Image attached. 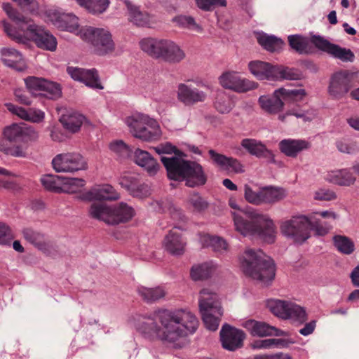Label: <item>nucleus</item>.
I'll use <instances>...</instances> for the list:
<instances>
[{
	"mask_svg": "<svg viewBox=\"0 0 359 359\" xmlns=\"http://www.w3.org/2000/svg\"><path fill=\"white\" fill-rule=\"evenodd\" d=\"M198 325L196 317L189 311L157 310L140 316L136 329L149 340L175 343L195 332Z\"/></svg>",
	"mask_w": 359,
	"mask_h": 359,
	"instance_id": "1",
	"label": "nucleus"
},
{
	"mask_svg": "<svg viewBox=\"0 0 359 359\" xmlns=\"http://www.w3.org/2000/svg\"><path fill=\"white\" fill-rule=\"evenodd\" d=\"M2 8L15 23V25L4 23V31L10 38L19 43L24 42L25 39H30L34 41L39 48L49 51L56 50V38L49 31L36 25L9 3H3Z\"/></svg>",
	"mask_w": 359,
	"mask_h": 359,
	"instance_id": "2",
	"label": "nucleus"
},
{
	"mask_svg": "<svg viewBox=\"0 0 359 359\" xmlns=\"http://www.w3.org/2000/svg\"><path fill=\"white\" fill-rule=\"evenodd\" d=\"M233 217L236 229L241 234L257 235L268 243L274 242L276 229L268 215L250 209L242 215L233 213Z\"/></svg>",
	"mask_w": 359,
	"mask_h": 359,
	"instance_id": "3",
	"label": "nucleus"
},
{
	"mask_svg": "<svg viewBox=\"0 0 359 359\" xmlns=\"http://www.w3.org/2000/svg\"><path fill=\"white\" fill-rule=\"evenodd\" d=\"M243 273L264 285H269L275 277L273 260L263 251L247 248L239 257Z\"/></svg>",
	"mask_w": 359,
	"mask_h": 359,
	"instance_id": "4",
	"label": "nucleus"
},
{
	"mask_svg": "<svg viewBox=\"0 0 359 359\" xmlns=\"http://www.w3.org/2000/svg\"><path fill=\"white\" fill-rule=\"evenodd\" d=\"M311 229L316 230L321 235L327 233L319 221L304 215L292 217L283 222L280 226L282 233L298 243H304L310 237Z\"/></svg>",
	"mask_w": 359,
	"mask_h": 359,
	"instance_id": "5",
	"label": "nucleus"
},
{
	"mask_svg": "<svg viewBox=\"0 0 359 359\" xmlns=\"http://www.w3.org/2000/svg\"><path fill=\"white\" fill-rule=\"evenodd\" d=\"M141 49L152 57L169 62H179L185 57L184 51L173 41L153 38L140 41Z\"/></svg>",
	"mask_w": 359,
	"mask_h": 359,
	"instance_id": "6",
	"label": "nucleus"
},
{
	"mask_svg": "<svg viewBox=\"0 0 359 359\" xmlns=\"http://www.w3.org/2000/svg\"><path fill=\"white\" fill-rule=\"evenodd\" d=\"M89 212L92 217L109 224L128 222L135 215L134 209L123 202L113 206H109L104 203H93Z\"/></svg>",
	"mask_w": 359,
	"mask_h": 359,
	"instance_id": "7",
	"label": "nucleus"
},
{
	"mask_svg": "<svg viewBox=\"0 0 359 359\" xmlns=\"http://www.w3.org/2000/svg\"><path fill=\"white\" fill-rule=\"evenodd\" d=\"M199 309L205 327L212 331L217 330L220 318L223 314L219 297L217 293L205 288L201 290Z\"/></svg>",
	"mask_w": 359,
	"mask_h": 359,
	"instance_id": "8",
	"label": "nucleus"
},
{
	"mask_svg": "<svg viewBox=\"0 0 359 359\" xmlns=\"http://www.w3.org/2000/svg\"><path fill=\"white\" fill-rule=\"evenodd\" d=\"M306 96L304 89H285L283 88L277 89L271 95H262L259 97L258 102L266 113L277 114L282 111L284 102L287 101L298 102Z\"/></svg>",
	"mask_w": 359,
	"mask_h": 359,
	"instance_id": "9",
	"label": "nucleus"
},
{
	"mask_svg": "<svg viewBox=\"0 0 359 359\" xmlns=\"http://www.w3.org/2000/svg\"><path fill=\"white\" fill-rule=\"evenodd\" d=\"M126 123L133 135L145 142H154L160 139L161 130L156 120L142 114L128 117Z\"/></svg>",
	"mask_w": 359,
	"mask_h": 359,
	"instance_id": "10",
	"label": "nucleus"
},
{
	"mask_svg": "<svg viewBox=\"0 0 359 359\" xmlns=\"http://www.w3.org/2000/svg\"><path fill=\"white\" fill-rule=\"evenodd\" d=\"M248 66L250 72L260 80H294L299 78V74L292 69L274 66L266 62L252 61Z\"/></svg>",
	"mask_w": 359,
	"mask_h": 359,
	"instance_id": "11",
	"label": "nucleus"
},
{
	"mask_svg": "<svg viewBox=\"0 0 359 359\" xmlns=\"http://www.w3.org/2000/svg\"><path fill=\"white\" fill-rule=\"evenodd\" d=\"M81 34L86 41L92 44L94 51L99 55H107L114 50L115 44L108 30L88 27L82 29Z\"/></svg>",
	"mask_w": 359,
	"mask_h": 359,
	"instance_id": "12",
	"label": "nucleus"
},
{
	"mask_svg": "<svg viewBox=\"0 0 359 359\" xmlns=\"http://www.w3.org/2000/svg\"><path fill=\"white\" fill-rule=\"evenodd\" d=\"M51 164L57 172L74 173L80 170H85L88 168L86 158L77 152L57 154L53 158Z\"/></svg>",
	"mask_w": 359,
	"mask_h": 359,
	"instance_id": "13",
	"label": "nucleus"
},
{
	"mask_svg": "<svg viewBox=\"0 0 359 359\" xmlns=\"http://www.w3.org/2000/svg\"><path fill=\"white\" fill-rule=\"evenodd\" d=\"M267 306L275 316L283 319H292L300 323L307 320L305 310L299 305L282 300H271Z\"/></svg>",
	"mask_w": 359,
	"mask_h": 359,
	"instance_id": "14",
	"label": "nucleus"
},
{
	"mask_svg": "<svg viewBox=\"0 0 359 359\" xmlns=\"http://www.w3.org/2000/svg\"><path fill=\"white\" fill-rule=\"evenodd\" d=\"M354 75L347 70H341L334 73L328 86V93L334 99L342 98L353 87Z\"/></svg>",
	"mask_w": 359,
	"mask_h": 359,
	"instance_id": "15",
	"label": "nucleus"
},
{
	"mask_svg": "<svg viewBox=\"0 0 359 359\" xmlns=\"http://www.w3.org/2000/svg\"><path fill=\"white\" fill-rule=\"evenodd\" d=\"M312 41L316 48L327 53L334 58L341 60L342 62H352L355 60V55L351 50L332 43L328 40L320 36H312Z\"/></svg>",
	"mask_w": 359,
	"mask_h": 359,
	"instance_id": "16",
	"label": "nucleus"
},
{
	"mask_svg": "<svg viewBox=\"0 0 359 359\" xmlns=\"http://www.w3.org/2000/svg\"><path fill=\"white\" fill-rule=\"evenodd\" d=\"M245 332L228 324L222 326L220 330V340L222 347L228 351H234L243 346L245 339Z\"/></svg>",
	"mask_w": 359,
	"mask_h": 359,
	"instance_id": "17",
	"label": "nucleus"
},
{
	"mask_svg": "<svg viewBox=\"0 0 359 359\" xmlns=\"http://www.w3.org/2000/svg\"><path fill=\"white\" fill-rule=\"evenodd\" d=\"M4 137L12 143L27 142L38 139V133L30 127L13 123L4 130Z\"/></svg>",
	"mask_w": 359,
	"mask_h": 359,
	"instance_id": "18",
	"label": "nucleus"
},
{
	"mask_svg": "<svg viewBox=\"0 0 359 359\" xmlns=\"http://www.w3.org/2000/svg\"><path fill=\"white\" fill-rule=\"evenodd\" d=\"M221 85L228 89L238 93H244L255 89L257 84L253 81L241 77L237 72H225L219 77Z\"/></svg>",
	"mask_w": 359,
	"mask_h": 359,
	"instance_id": "19",
	"label": "nucleus"
},
{
	"mask_svg": "<svg viewBox=\"0 0 359 359\" xmlns=\"http://www.w3.org/2000/svg\"><path fill=\"white\" fill-rule=\"evenodd\" d=\"M208 154L212 163L222 170L236 174L243 173L245 171L243 165L236 158L228 157L214 149H210Z\"/></svg>",
	"mask_w": 359,
	"mask_h": 359,
	"instance_id": "20",
	"label": "nucleus"
},
{
	"mask_svg": "<svg viewBox=\"0 0 359 359\" xmlns=\"http://www.w3.org/2000/svg\"><path fill=\"white\" fill-rule=\"evenodd\" d=\"M67 72L73 79L83 82L90 88L103 89V86L100 81L97 71L95 69H86L68 67Z\"/></svg>",
	"mask_w": 359,
	"mask_h": 359,
	"instance_id": "21",
	"label": "nucleus"
},
{
	"mask_svg": "<svg viewBox=\"0 0 359 359\" xmlns=\"http://www.w3.org/2000/svg\"><path fill=\"white\" fill-rule=\"evenodd\" d=\"M119 184L134 197L143 198L149 193V187L141 182L136 174H126L119 179Z\"/></svg>",
	"mask_w": 359,
	"mask_h": 359,
	"instance_id": "22",
	"label": "nucleus"
},
{
	"mask_svg": "<svg viewBox=\"0 0 359 359\" xmlns=\"http://www.w3.org/2000/svg\"><path fill=\"white\" fill-rule=\"evenodd\" d=\"M161 160L166 169L167 175L170 180L183 181L189 161L176 156H162Z\"/></svg>",
	"mask_w": 359,
	"mask_h": 359,
	"instance_id": "23",
	"label": "nucleus"
},
{
	"mask_svg": "<svg viewBox=\"0 0 359 359\" xmlns=\"http://www.w3.org/2000/svg\"><path fill=\"white\" fill-rule=\"evenodd\" d=\"M207 98L205 92L198 88L180 83L177 88V99L186 106H192L203 102Z\"/></svg>",
	"mask_w": 359,
	"mask_h": 359,
	"instance_id": "24",
	"label": "nucleus"
},
{
	"mask_svg": "<svg viewBox=\"0 0 359 359\" xmlns=\"http://www.w3.org/2000/svg\"><path fill=\"white\" fill-rule=\"evenodd\" d=\"M207 180L208 177L203 166L196 161H189L183 179L186 186L192 188L203 186Z\"/></svg>",
	"mask_w": 359,
	"mask_h": 359,
	"instance_id": "25",
	"label": "nucleus"
},
{
	"mask_svg": "<svg viewBox=\"0 0 359 359\" xmlns=\"http://www.w3.org/2000/svg\"><path fill=\"white\" fill-rule=\"evenodd\" d=\"M252 336L260 337L267 336H284L286 333L276 327L271 326L265 322L257 321L255 320H248L243 324Z\"/></svg>",
	"mask_w": 359,
	"mask_h": 359,
	"instance_id": "26",
	"label": "nucleus"
},
{
	"mask_svg": "<svg viewBox=\"0 0 359 359\" xmlns=\"http://www.w3.org/2000/svg\"><path fill=\"white\" fill-rule=\"evenodd\" d=\"M119 197V194L109 184L93 187L84 195L87 200L97 201L95 203H102V201H116Z\"/></svg>",
	"mask_w": 359,
	"mask_h": 359,
	"instance_id": "27",
	"label": "nucleus"
},
{
	"mask_svg": "<svg viewBox=\"0 0 359 359\" xmlns=\"http://www.w3.org/2000/svg\"><path fill=\"white\" fill-rule=\"evenodd\" d=\"M241 146L245 149L251 155L257 158H264L268 162L273 163L274 155L271 151L269 150L261 142L255 139H243L241 143Z\"/></svg>",
	"mask_w": 359,
	"mask_h": 359,
	"instance_id": "28",
	"label": "nucleus"
},
{
	"mask_svg": "<svg viewBox=\"0 0 359 359\" xmlns=\"http://www.w3.org/2000/svg\"><path fill=\"white\" fill-rule=\"evenodd\" d=\"M164 245L166 250L173 255H181L184 252L186 241L177 227L173 228L166 235Z\"/></svg>",
	"mask_w": 359,
	"mask_h": 359,
	"instance_id": "29",
	"label": "nucleus"
},
{
	"mask_svg": "<svg viewBox=\"0 0 359 359\" xmlns=\"http://www.w3.org/2000/svg\"><path fill=\"white\" fill-rule=\"evenodd\" d=\"M1 55V60L5 65L18 72H22L26 69L25 60L15 49L11 48H2Z\"/></svg>",
	"mask_w": 359,
	"mask_h": 359,
	"instance_id": "30",
	"label": "nucleus"
},
{
	"mask_svg": "<svg viewBox=\"0 0 359 359\" xmlns=\"http://www.w3.org/2000/svg\"><path fill=\"white\" fill-rule=\"evenodd\" d=\"M53 24L62 29H67L70 32L75 31L79 27L78 18L71 13H60L53 12L49 14Z\"/></svg>",
	"mask_w": 359,
	"mask_h": 359,
	"instance_id": "31",
	"label": "nucleus"
},
{
	"mask_svg": "<svg viewBox=\"0 0 359 359\" xmlns=\"http://www.w3.org/2000/svg\"><path fill=\"white\" fill-rule=\"evenodd\" d=\"M135 162L143 168L150 175H154L160 168L157 161L151 154L140 149H136L134 153Z\"/></svg>",
	"mask_w": 359,
	"mask_h": 359,
	"instance_id": "32",
	"label": "nucleus"
},
{
	"mask_svg": "<svg viewBox=\"0 0 359 359\" xmlns=\"http://www.w3.org/2000/svg\"><path fill=\"white\" fill-rule=\"evenodd\" d=\"M287 39L291 48L300 55H308L314 52L315 45L312 39L309 40L299 34L290 35Z\"/></svg>",
	"mask_w": 359,
	"mask_h": 359,
	"instance_id": "33",
	"label": "nucleus"
},
{
	"mask_svg": "<svg viewBox=\"0 0 359 359\" xmlns=\"http://www.w3.org/2000/svg\"><path fill=\"white\" fill-rule=\"evenodd\" d=\"M86 118L83 115L75 111H67L60 118L63 127L74 133L80 130Z\"/></svg>",
	"mask_w": 359,
	"mask_h": 359,
	"instance_id": "34",
	"label": "nucleus"
},
{
	"mask_svg": "<svg viewBox=\"0 0 359 359\" xmlns=\"http://www.w3.org/2000/svg\"><path fill=\"white\" fill-rule=\"evenodd\" d=\"M137 292L142 299L147 303H154L164 299L167 295V291L163 286L154 287L140 286L137 287Z\"/></svg>",
	"mask_w": 359,
	"mask_h": 359,
	"instance_id": "35",
	"label": "nucleus"
},
{
	"mask_svg": "<svg viewBox=\"0 0 359 359\" xmlns=\"http://www.w3.org/2000/svg\"><path fill=\"white\" fill-rule=\"evenodd\" d=\"M308 143L304 140H283L279 143L280 151L286 156L295 157L297 154L307 148Z\"/></svg>",
	"mask_w": 359,
	"mask_h": 359,
	"instance_id": "36",
	"label": "nucleus"
},
{
	"mask_svg": "<svg viewBox=\"0 0 359 359\" xmlns=\"http://www.w3.org/2000/svg\"><path fill=\"white\" fill-rule=\"evenodd\" d=\"M22 233L25 240L44 252H48L51 246L50 243L46 241L44 235L32 229H25Z\"/></svg>",
	"mask_w": 359,
	"mask_h": 359,
	"instance_id": "37",
	"label": "nucleus"
},
{
	"mask_svg": "<svg viewBox=\"0 0 359 359\" xmlns=\"http://www.w3.org/2000/svg\"><path fill=\"white\" fill-rule=\"evenodd\" d=\"M327 179L330 182L341 186H350L355 181V177L348 169L332 171L327 175Z\"/></svg>",
	"mask_w": 359,
	"mask_h": 359,
	"instance_id": "38",
	"label": "nucleus"
},
{
	"mask_svg": "<svg viewBox=\"0 0 359 359\" xmlns=\"http://www.w3.org/2000/svg\"><path fill=\"white\" fill-rule=\"evenodd\" d=\"M66 181V177L56 175H46L41 179V182L46 189L56 193L65 191Z\"/></svg>",
	"mask_w": 359,
	"mask_h": 359,
	"instance_id": "39",
	"label": "nucleus"
},
{
	"mask_svg": "<svg viewBox=\"0 0 359 359\" xmlns=\"http://www.w3.org/2000/svg\"><path fill=\"white\" fill-rule=\"evenodd\" d=\"M215 270L216 265L212 262H208L193 266L190 274L194 280H204L210 278Z\"/></svg>",
	"mask_w": 359,
	"mask_h": 359,
	"instance_id": "40",
	"label": "nucleus"
},
{
	"mask_svg": "<svg viewBox=\"0 0 359 359\" xmlns=\"http://www.w3.org/2000/svg\"><path fill=\"white\" fill-rule=\"evenodd\" d=\"M78 4L93 15L103 13L108 8L109 0H76Z\"/></svg>",
	"mask_w": 359,
	"mask_h": 359,
	"instance_id": "41",
	"label": "nucleus"
},
{
	"mask_svg": "<svg viewBox=\"0 0 359 359\" xmlns=\"http://www.w3.org/2000/svg\"><path fill=\"white\" fill-rule=\"evenodd\" d=\"M285 190L280 188L266 187L261 189V199L262 203H274L285 197Z\"/></svg>",
	"mask_w": 359,
	"mask_h": 359,
	"instance_id": "42",
	"label": "nucleus"
},
{
	"mask_svg": "<svg viewBox=\"0 0 359 359\" xmlns=\"http://www.w3.org/2000/svg\"><path fill=\"white\" fill-rule=\"evenodd\" d=\"M201 241L204 247H211L217 252L224 253L228 250V244L225 240L219 236L205 235Z\"/></svg>",
	"mask_w": 359,
	"mask_h": 359,
	"instance_id": "43",
	"label": "nucleus"
},
{
	"mask_svg": "<svg viewBox=\"0 0 359 359\" xmlns=\"http://www.w3.org/2000/svg\"><path fill=\"white\" fill-rule=\"evenodd\" d=\"M257 41L264 49L271 52L279 50L284 44L282 39L266 34L259 35Z\"/></svg>",
	"mask_w": 359,
	"mask_h": 359,
	"instance_id": "44",
	"label": "nucleus"
},
{
	"mask_svg": "<svg viewBox=\"0 0 359 359\" xmlns=\"http://www.w3.org/2000/svg\"><path fill=\"white\" fill-rule=\"evenodd\" d=\"M128 9L130 13V20L135 23L137 26H146L149 22V16L148 13L142 12L139 8L131 4L130 3H126Z\"/></svg>",
	"mask_w": 359,
	"mask_h": 359,
	"instance_id": "45",
	"label": "nucleus"
},
{
	"mask_svg": "<svg viewBox=\"0 0 359 359\" xmlns=\"http://www.w3.org/2000/svg\"><path fill=\"white\" fill-rule=\"evenodd\" d=\"M335 144L338 151L344 154L353 155L359 151L358 142L350 138H341L338 140Z\"/></svg>",
	"mask_w": 359,
	"mask_h": 359,
	"instance_id": "46",
	"label": "nucleus"
},
{
	"mask_svg": "<svg viewBox=\"0 0 359 359\" xmlns=\"http://www.w3.org/2000/svg\"><path fill=\"white\" fill-rule=\"evenodd\" d=\"M334 245L341 253L350 255L354 250L353 243L346 236L337 235L333 238Z\"/></svg>",
	"mask_w": 359,
	"mask_h": 359,
	"instance_id": "47",
	"label": "nucleus"
},
{
	"mask_svg": "<svg viewBox=\"0 0 359 359\" xmlns=\"http://www.w3.org/2000/svg\"><path fill=\"white\" fill-rule=\"evenodd\" d=\"M173 22L182 28H187L197 32H201V27L197 24L194 18L187 15H178L173 18Z\"/></svg>",
	"mask_w": 359,
	"mask_h": 359,
	"instance_id": "48",
	"label": "nucleus"
},
{
	"mask_svg": "<svg viewBox=\"0 0 359 359\" xmlns=\"http://www.w3.org/2000/svg\"><path fill=\"white\" fill-rule=\"evenodd\" d=\"M215 107L219 113L226 114L232 109L233 103L227 95L224 93H220L217 94Z\"/></svg>",
	"mask_w": 359,
	"mask_h": 359,
	"instance_id": "49",
	"label": "nucleus"
},
{
	"mask_svg": "<svg viewBox=\"0 0 359 359\" xmlns=\"http://www.w3.org/2000/svg\"><path fill=\"white\" fill-rule=\"evenodd\" d=\"M41 95L52 100L57 99L61 95V88L58 83L46 81Z\"/></svg>",
	"mask_w": 359,
	"mask_h": 359,
	"instance_id": "50",
	"label": "nucleus"
},
{
	"mask_svg": "<svg viewBox=\"0 0 359 359\" xmlns=\"http://www.w3.org/2000/svg\"><path fill=\"white\" fill-rule=\"evenodd\" d=\"M46 79L36 76H28L25 79V83L27 88L33 94L39 93L41 95L43 85L46 83Z\"/></svg>",
	"mask_w": 359,
	"mask_h": 359,
	"instance_id": "51",
	"label": "nucleus"
},
{
	"mask_svg": "<svg viewBox=\"0 0 359 359\" xmlns=\"http://www.w3.org/2000/svg\"><path fill=\"white\" fill-rule=\"evenodd\" d=\"M109 147L113 152L123 159L130 157L132 154L131 149L121 140L111 143Z\"/></svg>",
	"mask_w": 359,
	"mask_h": 359,
	"instance_id": "52",
	"label": "nucleus"
},
{
	"mask_svg": "<svg viewBox=\"0 0 359 359\" xmlns=\"http://www.w3.org/2000/svg\"><path fill=\"white\" fill-rule=\"evenodd\" d=\"M244 197L251 204L256 205L262 204L261 189L258 191H255L249 185L245 184L244 187Z\"/></svg>",
	"mask_w": 359,
	"mask_h": 359,
	"instance_id": "53",
	"label": "nucleus"
},
{
	"mask_svg": "<svg viewBox=\"0 0 359 359\" xmlns=\"http://www.w3.org/2000/svg\"><path fill=\"white\" fill-rule=\"evenodd\" d=\"M198 8L203 11H211L215 6H226V0H195Z\"/></svg>",
	"mask_w": 359,
	"mask_h": 359,
	"instance_id": "54",
	"label": "nucleus"
},
{
	"mask_svg": "<svg viewBox=\"0 0 359 359\" xmlns=\"http://www.w3.org/2000/svg\"><path fill=\"white\" fill-rule=\"evenodd\" d=\"M290 116H294L297 118H302L304 122L311 121V118L307 117L304 112L295 108L289 109L285 114H279L278 119L282 122H285L287 121V118Z\"/></svg>",
	"mask_w": 359,
	"mask_h": 359,
	"instance_id": "55",
	"label": "nucleus"
},
{
	"mask_svg": "<svg viewBox=\"0 0 359 359\" xmlns=\"http://www.w3.org/2000/svg\"><path fill=\"white\" fill-rule=\"evenodd\" d=\"M189 202L194 210L198 212L203 211L208 208V203L197 193H194L191 196Z\"/></svg>",
	"mask_w": 359,
	"mask_h": 359,
	"instance_id": "56",
	"label": "nucleus"
},
{
	"mask_svg": "<svg viewBox=\"0 0 359 359\" xmlns=\"http://www.w3.org/2000/svg\"><path fill=\"white\" fill-rule=\"evenodd\" d=\"M13 238L11 230L5 223L0 222V244H6Z\"/></svg>",
	"mask_w": 359,
	"mask_h": 359,
	"instance_id": "57",
	"label": "nucleus"
},
{
	"mask_svg": "<svg viewBox=\"0 0 359 359\" xmlns=\"http://www.w3.org/2000/svg\"><path fill=\"white\" fill-rule=\"evenodd\" d=\"M314 198L318 201H332L336 198V195L330 190L319 189L316 191Z\"/></svg>",
	"mask_w": 359,
	"mask_h": 359,
	"instance_id": "58",
	"label": "nucleus"
},
{
	"mask_svg": "<svg viewBox=\"0 0 359 359\" xmlns=\"http://www.w3.org/2000/svg\"><path fill=\"white\" fill-rule=\"evenodd\" d=\"M27 116V121L34 123H39L44 118V113L39 109L29 108Z\"/></svg>",
	"mask_w": 359,
	"mask_h": 359,
	"instance_id": "59",
	"label": "nucleus"
},
{
	"mask_svg": "<svg viewBox=\"0 0 359 359\" xmlns=\"http://www.w3.org/2000/svg\"><path fill=\"white\" fill-rule=\"evenodd\" d=\"M8 109L13 114L17 115L22 119L27 121L28 116V109L21 107L15 106L12 104H8Z\"/></svg>",
	"mask_w": 359,
	"mask_h": 359,
	"instance_id": "60",
	"label": "nucleus"
},
{
	"mask_svg": "<svg viewBox=\"0 0 359 359\" xmlns=\"http://www.w3.org/2000/svg\"><path fill=\"white\" fill-rule=\"evenodd\" d=\"M316 325V321L311 320L305 324L304 327L299 330V333L304 336H308L313 332Z\"/></svg>",
	"mask_w": 359,
	"mask_h": 359,
	"instance_id": "61",
	"label": "nucleus"
},
{
	"mask_svg": "<svg viewBox=\"0 0 359 359\" xmlns=\"http://www.w3.org/2000/svg\"><path fill=\"white\" fill-rule=\"evenodd\" d=\"M292 342L285 339H271L272 347L285 348L287 347Z\"/></svg>",
	"mask_w": 359,
	"mask_h": 359,
	"instance_id": "62",
	"label": "nucleus"
},
{
	"mask_svg": "<svg viewBox=\"0 0 359 359\" xmlns=\"http://www.w3.org/2000/svg\"><path fill=\"white\" fill-rule=\"evenodd\" d=\"M15 96L18 102L22 104L29 105L31 104V101L29 98L20 90H17L15 91Z\"/></svg>",
	"mask_w": 359,
	"mask_h": 359,
	"instance_id": "63",
	"label": "nucleus"
},
{
	"mask_svg": "<svg viewBox=\"0 0 359 359\" xmlns=\"http://www.w3.org/2000/svg\"><path fill=\"white\" fill-rule=\"evenodd\" d=\"M347 123L353 129L359 131V115H353L346 119Z\"/></svg>",
	"mask_w": 359,
	"mask_h": 359,
	"instance_id": "64",
	"label": "nucleus"
}]
</instances>
